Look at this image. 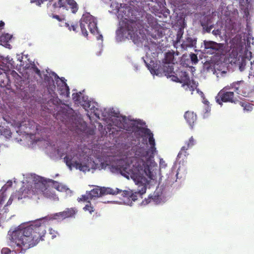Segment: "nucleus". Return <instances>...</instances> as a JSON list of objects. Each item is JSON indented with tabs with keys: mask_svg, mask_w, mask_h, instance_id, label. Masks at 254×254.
<instances>
[{
	"mask_svg": "<svg viewBox=\"0 0 254 254\" xmlns=\"http://www.w3.org/2000/svg\"><path fill=\"white\" fill-rule=\"evenodd\" d=\"M50 219L47 216L39 219L31 225L23 227L19 226L14 230L8 232V246L16 253L24 254L25 252L44 240L46 226Z\"/></svg>",
	"mask_w": 254,
	"mask_h": 254,
	"instance_id": "1",
	"label": "nucleus"
},
{
	"mask_svg": "<svg viewBox=\"0 0 254 254\" xmlns=\"http://www.w3.org/2000/svg\"><path fill=\"white\" fill-rule=\"evenodd\" d=\"M140 131L145 135L148 136V141L151 146L148 150L143 147L138 148L136 150L135 155L137 159L136 162L133 165L134 168L133 174L138 175L144 173L149 179H153L154 176L152 171V158L154 157V153L156 152L155 139L153 133L149 128L142 127Z\"/></svg>",
	"mask_w": 254,
	"mask_h": 254,
	"instance_id": "2",
	"label": "nucleus"
},
{
	"mask_svg": "<svg viewBox=\"0 0 254 254\" xmlns=\"http://www.w3.org/2000/svg\"><path fill=\"white\" fill-rule=\"evenodd\" d=\"M144 26L142 20L137 17L128 19L126 17L122 21L121 29L124 35L135 42L141 41L145 37Z\"/></svg>",
	"mask_w": 254,
	"mask_h": 254,
	"instance_id": "3",
	"label": "nucleus"
},
{
	"mask_svg": "<svg viewBox=\"0 0 254 254\" xmlns=\"http://www.w3.org/2000/svg\"><path fill=\"white\" fill-rule=\"evenodd\" d=\"M122 190L118 188L113 189L111 188L97 187L90 191H87L85 194H83L80 197L77 198L78 202H86L85 206H90L91 200H95L100 196L106 194H117Z\"/></svg>",
	"mask_w": 254,
	"mask_h": 254,
	"instance_id": "4",
	"label": "nucleus"
},
{
	"mask_svg": "<svg viewBox=\"0 0 254 254\" xmlns=\"http://www.w3.org/2000/svg\"><path fill=\"white\" fill-rule=\"evenodd\" d=\"M85 24H87L90 32L93 34L98 33L96 18L89 13L84 14L80 20V27L83 36L86 37L88 32Z\"/></svg>",
	"mask_w": 254,
	"mask_h": 254,
	"instance_id": "5",
	"label": "nucleus"
},
{
	"mask_svg": "<svg viewBox=\"0 0 254 254\" xmlns=\"http://www.w3.org/2000/svg\"><path fill=\"white\" fill-rule=\"evenodd\" d=\"M139 193L137 192L132 193L131 191L124 190L122 194V197L119 200H107L103 201V203H116L119 204L131 205L132 201H135L138 199Z\"/></svg>",
	"mask_w": 254,
	"mask_h": 254,
	"instance_id": "6",
	"label": "nucleus"
},
{
	"mask_svg": "<svg viewBox=\"0 0 254 254\" xmlns=\"http://www.w3.org/2000/svg\"><path fill=\"white\" fill-rule=\"evenodd\" d=\"M54 8H63L70 9L72 13H76L78 10V5L74 0H58L53 3Z\"/></svg>",
	"mask_w": 254,
	"mask_h": 254,
	"instance_id": "7",
	"label": "nucleus"
},
{
	"mask_svg": "<svg viewBox=\"0 0 254 254\" xmlns=\"http://www.w3.org/2000/svg\"><path fill=\"white\" fill-rule=\"evenodd\" d=\"M75 156H77V154H74L73 156L71 155H66L64 158V162L70 170H71L72 168H75L80 171H86L88 168L87 166L75 160Z\"/></svg>",
	"mask_w": 254,
	"mask_h": 254,
	"instance_id": "8",
	"label": "nucleus"
},
{
	"mask_svg": "<svg viewBox=\"0 0 254 254\" xmlns=\"http://www.w3.org/2000/svg\"><path fill=\"white\" fill-rule=\"evenodd\" d=\"M226 89H221L216 96V101L219 105H222V102H234V94L232 91H226Z\"/></svg>",
	"mask_w": 254,
	"mask_h": 254,
	"instance_id": "9",
	"label": "nucleus"
},
{
	"mask_svg": "<svg viewBox=\"0 0 254 254\" xmlns=\"http://www.w3.org/2000/svg\"><path fill=\"white\" fill-rule=\"evenodd\" d=\"M174 74L171 79L173 81L189 85L190 80L189 74L186 71L178 69L175 72Z\"/></svg>",
	"mask_w": 254,
	"mask_h": 254,
	"instance_id": "10",
	"label": "nucleus"
},
{
	"mask_svg": "<svg viewBox=\"0 0 254 254\" xmlns=\"http://www.w3.org/2000/svg\"><path fill=\"white\" fill-rule=\"evenodd\" d=\"M197 39L192 37L191 35L188 34L182 40L181 46L182 49L187 50L188 48H195Z\"/></svg>",
	"mask_w": 254,
	"mask_h": 254,
	"instance_id": "11",
	"label": "nucleus"
},
{
	"mask_svg": "<svg viewBox=\"0 0 254 254\" xmlns=\"http://www.w3.org/2000/svg\"><path fill=\"white\" fill-rule=\"evenodd\" d=\"M204 44L205 51L209 54L215 53L221 48L220 44L213 41H204Z\"/></svg>",
	"mask_w": 254,
	"mask_h": 254,
	"instance_id": "12",
	"label": "nucleus"
},
{
	"mask_svg": "<svg viewBox=\"0 0 254 254\" xmlns=\"http://www.w3.org/2000/svg\"><path fill=\"white\" fill-rule=\"evenodd\" d=\"M129 167V164L127 163L125 160L120 159L117 161L115 168L116 170L120 171L123 175L126 173L129 174V171H130Z\"/></svg>",
	"mask_w": 254,
	"mask_h": 254,
	"instance_id": "13",
	"label": "nucleus"
},
{
	"mask_svg": "<svg viewBox=\"0 0 254 254\" xmlns=\"http://www.w3.org/2000/svg\"><path fill=\"white\" fill-rule=\"evenodd\" d=\"M194 140L192 136L190 137L189 140L186 142L185 146L182 147L180 151L178 154V158H181L182 156H186L188 154L187 151L190 147H192L194 145Z\"/></svg>",
	"mask_w": 254,
	"mask_h": 254,
	"instance_id": "14",
	"label": "nucleus"
},
{
	"mask_svg": "<svg viewBox=\"0 0 254 254\" xmlns=\"http://www.w3.org/2000/svg\"><path fill=\"white\" fill-rule=\"evenodd\" d=\"M254 0H240V6L241 9L243 11L245 15L248 17L250 14V9L251 8L252 2Z\"/></svg>",
	"mask_w": 254,
	"mask_h": 254,
	"instance_id": "15",
	"label": "nucleus"
},
{
	"mask_svg": "<svg viewBox=\"0 0 254 254\" xmlns=\"http://www.w3.org/2000/svg\"><path fill=\"white\" fill-rule=\"evenodd\" d=\"M184 118L187 123L192 128L196 122V115L193 112L187 111L185 113Z\"/></svg>",
	"mask_w": 254,
	"mask_h": 254,
	"instance_id": "16",
	"label": "nucleus"
},
{
	"mask_svg": "<svg viewBox=\"0 0 254 254\" xmlns=\"http://www.w3.org/2000/svg\"><path fill=\"white\" fill-rule=\"evenodd\" d=\"M179 55V52H175L174 51L172 50L171 51H169L166 53L165 54V57L164 59V63L165 64H174L175 61V55L178 56Z\"/></svg>",
	"mask_w": 254,
	"mask_h": 254,
	"instance_id": "17",
	"label": "nucleus"
},
{
	"mask_svg": "<svg viewBox=\"0 0 254 254\" xmlns=\"http://www.w3.org/2000/svg\"><path fill=\"white\" fill-rule=\"evenodd\" d=\"M32 191L34 193H43L44 192L47 190L46 186L42 183L38 182L35 183L32 186Z\"/></svg>",
	"mask_w": 254,
	"mask_h": 254,
	"instance_id": "18",
	"label": "nucleus"
},
{
	"mask_svg": "<svg viewBox=\"0 0 254 254\" xmlns=\"http://www.w3.org/2000/svg\"><path fill=\"white\" fill-rule=\"evenodd\" d=\"M146 22L147 24L146 27H150L151 29H156L158 28V23L156 19L151 14H147L146 15Z\"/></svg>",
	"mask_w": 254,
	"mask_h": 254,
	"instance_id": "19",
	"label": "nucleus"
},
{
	"mask_svg": "<svg viewBox=\"0 0 254 254\" xmlns=\"http://www.w3.org/2000/svg\"><path fill=\"white\" fill-rule=\"evenodd\" d=\"M11 38V36L8 33H1L0 35V45L9 48L10 45L9 44V41Z\"/></svg>",
	"mask_w": 254,
	"mask_h": 254,
	"instance_id": "20",
	"label": "nucleus"
},
{
	"mask_svg": "<svg viewBox=\"0 0 254 254\" xmlns=\"http://www.w3.org/2000/svg\"><path fill=\"white\" fill-rule=\"evenodd\" d=\"M75 213L74 210L71 207L70 208H67L66 210L59 213H57L55 214L56 216L60 217L62 219L70 217L73 216Z\"/></svg>",
	"mask_w": 254,
	"mask_h": 254,
	"instance_id": "21",
	"label": "nucleus"
},
{
	"mask_svg": "<svg viewBox=\"0 0 254 254\" xmlns=\"http://www.w3.org/2000/svg\"><path fill=\"white\" fill-rule=\"evenodd\" d=\"M98 105L97 103L90 101L89 102H86L84 104V109L85 110H90L91 113L94 114L95 115L98 114L97 108Z\"/></svg>",
	"mask_w": 254,
	"mask_h": 254,
	"instance_id": "22",
	"label": "nucleus"
},
{
	"mask_svg": "<svg viewBox=\"0 0 254 254\" xmlns=\"http://www.w3.org/2000/svg\"><path fill=\"white\" fill-rule=\"evenodd\" d=\"M162 69L163 73L167 77H170L172 78L173 75H174L175 72L173 71L174 68L172 65L164 64L162 67H161Z\"/></svg>",
	"mask_w": 254,
	"mask_h": 254,
	"instance_id": "23",
	"label": "nucleus"
},
{
	"mask_svg": "<svg viewBox=\"0 0 254 254\" xmlns=\"http://www.w3.org/2000/svg\"><path fill=\"white\" fill-rule=\"evenodd\" d=\"M60 91V94L66 97H68L70 94L69 88L67 84L65 83H63L62 85L59 88Z\"/></svg>",
	"mask_w": 254,
	"mask_h": 254,
	"instance_id": "24",
	"label": "nucleus"
},
{
	"mask_svg": "<svg viewBox=\"0 0 254 254\" xmlns=\"http://www.w3.org/2000/svg\"><path fill=\"white\" fill-rule=\"evenodd\" d=\"M0 133L6 138L11 137L12 134L10 129L8 127L2 126H0Z\"/></svg>",
	"mask_w": 254,
	"mask_h": 254,
	"instance_id": "25",
	"label": "nucleus"
},
{
	"mask_svg": "<svg viewBox=\"0 0 254 254\" xmlns=\"http://www.w3.org/2000/svg\"><path fill=\"white\" fill-rule=\"evenodd\" d=\"M22 197L20 196V192L19 191L13 193L10 198H9L6 204L4 206H7L8 205H10L12 204L13 200L15 199H17L19 200L21 199Z\"/></svg>",
	"mask_w": 254,
	"mask_h": 254,
	"instance_id": "26",
	"label": "nucleus"
},
{
	"mask_svg": "<svg viewBox=\"0 0 254 254\" xmlns=\"http://www.w3.org/2000/svg\"><path fill=\"white\" fill-rule=\"evenodd\" d=\"M81 96L82 94L80 92L72 94V99L76 104H79Z\"/></svg>",
	"mask_w": 254,
	"mask_h": 254,
	"instance_id": "27",
	"label": "nucleus"
},
{
	"mask_svg": "<svg viewBox=\"0 0 254 254\" xmlns=\"http://www.w3.org/2000/svg\"><path fill=\"white\" fill-rule=\"evenodd\" d=\"M243 83L242 81H237L235 82H233V83L231 84V86L232 87V88L235 89V91L237 92L238 93H239V88H240V84L241 83Z\"/></svg>",
	"mask_w": 254,
	"mask_h": 254,
	"instance_id": "28",
	"label": "nucleus"
},
{
	"mask_svg": "<svg viewBox=\"0 0 254 254\" xmlns=\"http://www.w3.org/2000/svg\"><path fill=\"white\" fill-rule=\"evenodd\" d=\"M240 104L244 108V110L252 111L253 109L252 106L249 103L240 102Z\"/></svg>",
	"mask_w": 254,
	"mask_h": 254,
	"instance_id": "29",
	"label": "nucleus"
},
{
	"mask_svg": "<svg viewBox=\"0 0 254 254\" xmlns=\"http://www.w3.org/2000/svg\"><path fill=\"white\" fill-rule=\"evenodd\" d=\"M183 31H182V29H180L178 31L177 34L176 41V42L177 43H180L181 40L183 37Z\"/></svg>",
	"mask_w": 254,
	"mask_h": 254,
	"instance_id": "30",
	"label": "nucleus"
},
{
	"mask_svg": "<svg viewBox=\"0 0 254 254\" xmlns=\"http://www.w3.org/2000/svg\"><path fill=\"white\" fill-rule=\"evenodd\" d=\"M49 234L51 235L52 239L55 238L57 235H59V234L58 231H55L52 228H50L49 229Z\"/></svg>",
	"mask_w": 254,
	"mask_h": 254,
	"instance_id": "31",
	"label": "nucleus"
},
{
	"mask_svg": "<svg viewBox=\"0 0 254 254\" xmlns=\"http://www.w3.org/2000/svg\"><path fill=\"white\" fill-rule=\"evenodd\" d=\"M190 60H191V61L192 62V63L194 64H196V63H198V59H197V55L194 54V53H192L190 55Z\"/></svg>",
	"mask_w": 254,
	"mask_h": 254,
	"instance_id": "32",
	"label": "nucleus"
},
{
	"mask_svg": "<svg viewBox=\"0 0 254 254\" xmlns=\"http://www.w3.org/2000/svg\"><path fill=\"white\" fill-rule=\"evenodd\" d=\"M90 101L88 100V98L84 96H81V99L79 101V104L84 108V104L86 102H89Z\"/></svg>",
	"mask_w": 254,
	"mask_h": 254,
	"instance_id": "33",
	"label": "nucleus"
},
{
	"mask_svg": "<svg viewBox=\"0 0 254 254\" xmlns=\"http://www.w3.org/2000/svg\"><path fill=\"white\" fill-rule=\"evenodd\" d=\"M6 194L4 192H0V205H2L5 201Z\"/></svg>",
	"mask_w": 254,
	"mask_h": 254,
	"instance_id": "34",
	"label": "nucleus"
},
{
	"mask_svg": "<svg viewBox=\"0 0 254 254\" xmlns=\"http://www.w3.org/2000/svg\"><path fill=\"white\" fill-rule=\"evenodd\" d=\"M1 254H13L11 251L8 248H3L1 250Z\"/></svg>",
	"mask_w": 254,
	"mask_h": 254,
	"instance_id": "35",
	"label": "nucleus"
},
{
	"mask_svg": "<svg viewBox=\"0 0 254 254\" xmlns=\"http://www.w3.org/2000/svg\"><path fill=\"white\" fill-rule=\"evenodd\" d=\"M153 199V198L152 197V196L149 197L148 199H145L144 200H143L142 202V205H146L148 204L149 202H150Z\"/></svg>",
	"mask_w": 254,
	"mask_h": 254,
	"instance_id": "36",
	"label": "nucleus"
},
{
	"mask_svg": "<svg viewBox=\"0 0 254 254\" xmlns=\"http://www.w3.org/2000/svg\"><path fill=\"white\" fill-rule=\"evenodd\" d=\"M78 28V25L77 24L71 25V27L69 28L70 30H72L74 31H76V29Z\"/></svg>",
	"mask_w": 254,
	"mask_h": 254,
	"instance_id": "37",
	"label": "nucleus"
},
{
	"mask_svg": "<svg viewBox=\"0 0 254 254\" xmlns=\"http://www.w3.org/2000/svg\"><path fill=\"white\" fill-rule=\"evenodd\" d=\"M33 70L35 71V72L38 75L41 76V71L40 69L36 66H35L33 68Z\"/></svg>",
	"mask_w": 254,
	"mask_h": 254,
	"instance_id": "38",
	"label": "nucleus"
},
{
	"mask_svg": "<svg viewBox=\"0 0 254 254\" xmlns=\"http://www.w3.org/2000/svg\"><path fill=\"white\" fill-rule=\"evenodd\" d=\"M53 18L56 19L59 21H62L63 20V18H61L60 16L58 15L53 14L52 16Z\"/></svg>",
	"mask_w": 254,
	"mask_h": 254,
	"instance_id": "39",
	"label": "nucleus"
},
{
	"mask_svg": "<svg viewBox=\"0 0 254 254\" xmlns=\"http://www.w3.org/2000/svg\"><path fill=\"white\" fill-rule=\"evenodd\" d=\"M4 25V23L2 21H0V35L1 34L2 29L3 28Z\"/></svg>",
	"mask_w": 254,
	"mask_h": 254,
	"instance_id": "40",
	"label": "nucleus"
},
{
	"mask_svg": "<svg viewBox=\"0 0 254 254\" xmlns=\"http://www.w3.org/2000/svg\"><path fill=\"white\" fill-rule=\"evenodd\" d=\"M93 207H83V209H84L85 211L88 210V211H90V213L92 211H93Z\"/></svg>",
	"mask_w": 254,
	"mask_h": 254,
	"instance_id": "41",
	"label": "nucleus"
},
{
	"mask_svg": "<svg viewBox=\"0 0 254 254\" xmlns=\"http://www.w3.org/2000/svg\"><path fill=\"white\" fill-rule=\"evenodd\" d=\"M225 88H226V91H229V90L230 89H232V87L231 86V85L230 86H229V85L226 86L224 87L223 89H225Z\"/></svg>",
	"mask_w": 254,
	"mask_h": 254,
	"instance_id": "42",
	"label": "nucleus"
},
{
	"mask_svg": "<svg viewBox=\"0 0 254 254\" xmlns=\"http://www.w3.org/2000/svg\"><path fill=\"white\" fill-rule=\"evenodd\" d=\"M5 218H6V216H4V214L0 213V220H3Z\"/></svg>",
	"mask_w": 254,
	"mask_h": 254,
	"instance_id": "43",
	"label": "nucleus"
},
{
	"mask_svg": "<svg viewBox=\"0 0 254 254\" xmlns=\"http://www.w3.org/2000/svg\"><path fill=\"white\" fill-rule=\"evenodd\" d=\"M102 38H103V36L102 35H99V36L97 37L98 40H99L100 39H102Z\"/></svg>",
	"mask_w": 254,
	"mask_h": 254,
	"instance_id": "44",
	"label": "nucleus"
},
{
	"mask_svg": "<svg viewBox=\"0 0 254 254\" xmlns=\"http://www.w3.org/2000/svg\"><path fill=\"white\" fill-rule=\"evenodd\" d=\"M61 80L62 81V82H63V83L65 82V81H66V80L65 79V78H64V77H63V78H61Z\"/></svg>",
	"mask_w": 254,
	"mask_h": 254,
	"instance_id": "45",
	"label": "nucleus"
},
{
	"mask_svg": "<svg viewBox=\"0 0 254 254\" xmlns=\"http://www.w3.org/2000/svg\"><path fill=\"white\" fill-rule=\"evenodd\" d=\"M60 185L58 184V186L57 187V189L58 190H61L60 189Z\"/></svg>",
	"mask_w": 254,
	"mask_h": 254,
	"instance_id": "46",
	"label": "nucleus"
},
{
	"mask_svg": "<svg viewBox=\"0 0 254 254\" xmlns=\"http://www.w3.org/2000/svg\"><path fill=\"white\" fill-rule=\"evenodd\" d=\"M14 74H16V75H17V76H19V75H18V74H17L15 71H14Z\"/></svg>",
	"mask_w": 254,
	"mask_h": 254,
	"instance_id": "47",
	"label": "nucleus"
},
{
	"mask_svg": "<svg viewBox=\"0 0 254 254\" xmlns=\"http://www.w3.org/2000/svg\"><path fill=\"white\" fill-rule=\"evenodd\" d=\"M145 190H146V188H144V191H143V193H145Z\"/></svg>",
	"mask_w": 254,
	"mask_h": 254,
	"instance_id": "48",
	"label": "nucleus"
},
{
	"mask_svg": "<svg viewBox=\"0 0 254 254\" xmlns=\"http://www.w3.org/2000/svg\"><path fill=\"white\" fill-rule=\"evenodd\" d=\"M7 210V208H6V209H4V212H6V210Z\"/></svg>",
	"mask_w": 254,
	"mask_h": 254,
	"instance_id": "49",
	"label": "nucleus"
},
{
	"mask_svg": "<svg viewBox=\"0 0 254 254\" xmlns=\"http://www.w3.org/2000/svg\"><path fill=\"white\" fill-rule=\"evenodd\" d=\"M254 64V61L253 62H251V64Z\"/></svg>",
	"mask_w": 254,
	"mask_h": 254,
	"instance_id": "50",
	"label": "nucleus"
},
{
	"mask_svg": "<svg viewBox=\"0 0 254 254\" xmlns=\"http://www.w3.org/2000/svg\"><path fill=\"white\" fill-rule=\"evenodd\" d=\"M11 184H12V182H10V185H11Z\"/></svg>",
	"mask_w": 254,
	"mask_h": 254,
	"instance_id": "51",
	"label": "nucleus"
}]
</instances>
